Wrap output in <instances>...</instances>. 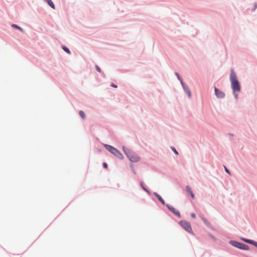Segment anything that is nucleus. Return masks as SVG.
<instances>
[{
	"mask_svg": "<svg viewBox=\"0 0 257 257\" xmlns=\"http://www.w3.org/2000/svg\"><path fill=\"white\" fill-rule=\"evenodd\" d=\"M230 80L231 83V87L233 89L234 96L236 99H237L238 94L236 92H239L240 91V86L237 80L236 74L233 70H231Z\"/></svg>",
	"mask_w": 257,
	"mask_h": 257,
	"instance_id": "1",
	"label": "nucleus"
},
{
	"mask_svg": "<svg viewBox=\"0 0 257 257\" xmlns=\"http://www.w3.org/2000/svg\"><path fill=\"white\" fill-rule=\"evenodd\" d=\"M123 151L131 162H137L140 160V157L137 154L133 153L131 150L123 147Z\"/></svg>",
	"mask_w": 257,
	"mask_h": 257,
	"instance_id": "2",
	"label": "nucleus"
},
{
	"mask_svg": "<svg viewBox=\"0 0 257 257\" xmlns=\"http://www.w3.org/2000/svg\"><path fill=\"white\" fill-rule=\"evenodd\" d=\"M104 147L106 150H107L111 153H112L113 155H114L115 156H116L119 159H123V156L122 155V154L119 152V151H118L113 147L105 144L104 145Z\"/></svg>",
	"mask_w": 257,
	"mask_h": 257,
	"instance_id": "3",
	"label": "nucleus"
},
{
	"mask_svg": "<svg viewBox=\"0 0 257 257\" xmlns=\"http://www.w3.org/2000/svg\"><path fill=\"white\" fill-rule=\"evenodd\" d=\"M179 224L182 226V227L189 232H192V228L190 224L186 221H180Z\"/></svg>",
	"mask_w": 257,
	"mask_h": 257,
	"instance_id": "4",
	"label": "nucleus"
},
{
	"mask_svg": "<svg viewBox=\"0 0 257 257\" xmlns=\"http://www.w3.org/2000/svg\"><path fill=\"white\" fill-rule=\"evenodd\" d=\"M232 244L233 246H234L238 248L241 249H243V250L249 249V247L247 245L242 243L237 242V241L232 242Z\"/></svg>",
	"mask_w": 257,
	"mask_h": 257,
	"instance_id": "5",
	"label": "nucleus"
},
{
	"mask_svg": "<svg viewBox=\"0 0 257 257\" xmlns=\"http://www.w3.org/2000/svg\"><path fill=\"white\" fill-rule=\"evenodd\" d=\"M167 207H168V208L175 215H176V216H177L178 217H181V215H180V213L179 212V211L178 210H177V209H176L174 207H173V206L169 205V204H167L166 205Z\"/></svg>",
	"mask_w": 257,
	"mask_h": 257,
	"instance_id": "6",
	"label": "nucleus"
},
{
	"mask_svg": "<svg viewBox=\"0 0 257 257\" xmlns=\"http://www.w3.org/2000/svg\"><path fill=\"white\" fill-rule=\"evenodd\" d=\"M215 93L218 98H223L224 96V93L216 87H215Z\"/></svg>",
	"mask_w": 257,
	"mask_h": 257,
	"instance_id": "7",
	"label": "nucleus"
},
{
	"mask_svg": "<svg viewBox=\"0 0 257 257\" xmlns=\"http://www.w3.org/2000/svg\"><path fill=\"white\" fill-rule=\"evenodd\" d=\"M241 239L242 240H243L244 242L251 244L257 247V242H256L254 240H250V239H246V238H241Z\"/></svg>",
	"mask_w": 257,
	"mask_h": 257,
	"instance_id": "8",
	"label": "nucleus"
},
{
	"mask_svg": "<svg viewBox=\"0 0 257 257\" xmlns=\"http://www.w3.org/2000/svg\"><path fill=\"white\" fill-rule=\"evenodd\" d=\"M181 84L182 85H183L184 89H185V91L187 92V93L188 94V95L189 97H191V92L189 90V88L188 86H185L182 81H181Z\"/></svg>",
	"mask_w": 257,
	"mask_h": 257,
	"instance_id": "9",
	"label": "nucleus"
},
{
	"mask_svg": "<svg viewBox=\"0 0 257 257\" xmlns=\"http://www.w3.org/2000/svg\"><path fill=\"white\" fill-rule=\"evenodd\" d=\"M186 191L190 194L191 198L193 199H194L195 198V196H194L193 192L191 191L190 188L188 186H187L186 187Z\"/></svg>",
	"mask_w": 257,
	"mask_h": 257,
	"instance_id": "10",
	"label": "nucleus"
},
{
	"mask_svg": "<svg viewBox=\"0 0 257 257\" xmlns=\"http://www.w3.org/2000/svg\"><path fill=\"white\" fill-rule=\"evenodd\" d=\"M154 195L163 205L165 204L164 200L159 194L156 193H154Z\"/></svg>",
	"mask_w": 257,
	"mask_h": 257,
	"instance_id": "11",
	"label": "nucleus"
},
{
	"mask_svg": "<svg viewBox=\"0 0 257 257\" xmlns=\"http://www.w3.org/2000/svg\"><path fill=\"white\" fill-rule=\"evenodd\" d=\"M48 3V5L52 8L53 9H55V6L51 0H46Z\"/></svg>",
	"mask_w": 257,
	"mask_h": 257,
	"instance_id": "12",
	"label": "nucleus"
},
{
	"mask_svg": "<svg viewBox=\"0 0 257 257\" xmlns=\"http://www.w3.org/2000/svg\"><path fill=\"white\" fill-rule=\"evenodd\" d=\"M12 27L14 28H15V29H18L20 31H21V32H23V30L22 28H21V27H20L19 26H17V25H15V24H13L12 25Z\"/></svg>",
	"mask_w": 257,
	"mask_h": 257,
	"instance_id": "13",
	"label": "nucleus"
},
{
	"mask_svg": "<svg viewBox=\"0 0 257 257\" xmlns=\"http://www.w3.org/2000/svg\"><path fill=\"white\" fill-rule=\"evenodd\" d=\"M79 115H80V116L82 117V118L84 119L85 118V113L83 111H82V110L79 111Z\"/></svg>",
	"mask_w": 257,
	"mask_h": 257,
	"instance_id": "14",
	"label": "nucleus"
},
{
	"mask_svg": "<svg viewBox=\"0 0 257 257\" xmlns=\"http://www.w3.org/2000/svg\"><path fill=\"white\" fill-rule=\"evenodd\" d=\"M201 219L205 224H206L207 225H209V222L207 221V219H206L204 217H201Z\"/></svg>",
	"mask_w": 257,
	"mask_h": 257,
	"instance_id": "15",
	"label": "nucleus"
},
{
	"mask_svg": "<svg viewBox=\"0 0 257 257\" xmlns=\"http://www.w3.org/2000/svg\"><path fill=\"white\" fill-rule=\"evenodd\" d=\"M63 49L68 54H70V51L69 49L66 47H63Z\"/></svg>",
	"mask_w": 257,
	"mask_h": 257,
	"instance_id": "16",
	"label": "nucleus"
},
{
	"mask_svg": "<svg viewBox=\"0 0 257 257\" xmlns=\"http://www.w3.org/2000/svg\"><path fill=\"white\" fill-rule=\"evenodd\" d=\"M140 185H141V186L142 188H143L145 191H146V192H148L147 189L144 187V183H143V182H141L140 183Z\"/></svg>",
	"mask_w": 257,
	"mask_h": 257,
	"instance_id": "17",
	"label": "nucleus"
},
{
	"mask_svg": "<svg viewBox=\"0 0 257 257\" xmlns=\"http://www.w3.org/2000/svg\"><path fill=\"white\" fill-rule=\"evenodd\" d=\"M224 169H225V172L228 173L229 175H231V173L230 172V171L227 169V168L224 166Z\"/></svg>",
	"mask_w": 257,
	"mask_h": 257,
	"instance_id": "18",
	"label": "nucleus"
},
{
	"mask_svg": "<svg viewBox=\"0 0 257 257\" xmlns=\"http://www.w3.org/2000/svg\"><path fill=\"white\" fill-rule=\"evenodd\" d=\"M95 68H96V69L97 70V71H98L99 72H100V71H101L100 68L98 66L96 65L95 66Z\"/></svg>",
	"mask_w": 257,
	"mask_h": 257,
	"instance_id": "19",
	"label": "nucleus"
},
{
	"mask_svg": "<svg viewBox=\"0 0 257 257\" xmlns=\"http://www.w3.org/2000/svg\"><path fill=\"white\" fill-rule=\"evenodd\" d=\"M103 166L104 168H107V164L106 163H103Z\"/></svg>",
	"mask_w": 257,
	"mask_h": 257,
	"instance_id": "20",
	"label": "nucleus"
},
{
	"mask_svg": "<svg viewBox=\"0 0 257 257\" xmlns=\"http://www.w3.org/2000/svg\"><path fill=\"white\" fill-rule=\"evenodd\" d=\"M172 150L174 151V152L176 155H178V152L176 151V150L175 148L172 149Z\"/></svg>",
	"mask_w": 257,
	"mask_h": 257,
	"instance_id": "21",
	"label": "nucleus"
},
{
	"mask_svg": "<svg viewBox=\"0 0 257 257\" xmlns=\"http://www.w3.org/2000/svg\"><path fill=\"white\" fill-rule=\"evenodd\" d=\"M191 217L193 218H195L196 217V215L195 213H193L191 214Z\"/></svg>",
	"mask_w": 257,
	"mask_h": 257,
	"instance_id": "22",
	"label": "nucleus"
},
{
	"mask_svg": "<svg viewBox=\"0 0 257 257\" xmlns=\"http://www.w3.org/2000/svg\"><path fill=\"white\" fill-rule=\"evenodd\" d=\"M111 86L114 87V88H117V85H115L114 83H112L111 84Z\"/></svg>",
	"mask_w": 257,
	"mask_h": 257,
	"instance_id": "23",
	"label": "nucleus"
},
{
	"mask_svg": "<svg viewBox=\"0 0 257 257\" xmlns=\"http://www.w3.org/2000/svg\"><path fill=\"white\" fill-rule=\"evenodd\" d=\"M177 76H178V78L180 79L179 76L178 74H177Z\"/></svg>",
	"mask_w": 257,
	"mask_h": 257,
	"instance_id": "24",
	"label": "nucleus"
}]
</instances>
